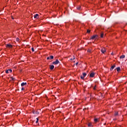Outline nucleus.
Wrapping results in <instances>:
<instances>
[{
	"instance_id": "obj_1",
	"label": "nucleus",
	"mask_w": 127,
	"mask_h": 127,
	"mask_svg": "<svg viewBox=\"0 0 127 127\" xmlns=\"http://www.w3.org/2000/svg\"><path fill=\"white\" fill-rule=\"evenodd\" d=\"M53 64L54 65H57L58 64H59V61L58 60H56V61L53 62Z\"/></svg>"
},
{
	"instance_id": "obj_2",
	"label": "nucleus",
	"mask_w": 127,
	"mask_h": 127,
	"mask_svg": "<svg viewBox=\"0 0 127 127\" xmlns=\"http://www.w3.org/2000/svg\"><path fill=\"white\" fill-rule=\"evenodd\" d=\"M98 35H93L92 37H91L90 39H95V38H98Z\"/></svg>"
},
{
	"instance_id": "obj_3",
	"label": "nucleus",
	"mask_w": 127,
	"mask_h": 127,
	"mask_svg": "<svg viewBox=\"0 0 127 127\" xmlns=\"http://www.w3.org/2000/svg\"><path fill=\"white\" fill-rule=\"evenodd\" d=\"M6 47H7L8 48H12V45L8 44L6 45Z\"/></svg>"
},
{
	"instance_id": "obj_4",
	"label": "nucleus",
	"mask_w": 127,
	"mask_h": 127,
	"mask_svg": "<svg viewBox=\"0 0 127 127\" xmlns=\"http://www.w3.org/2000/svg\"><path fill=\"white\" fill-rule=\"evenodd\" d=\"M90 77L91 78H93V77H94L95 76V73L93 72H92L90 74Z\"/></svg>"
},
{
	"instance_id": "obj_5",
	"label": "nucleus",
	"mask_w": 127,
	"mask_h": 127,
	"mask_svg": "<svg viewBox=\"0 0 127 127\" xmlns=\"http://www.w3.org/2000/svg\"><path fill=\"white\" fill-rule=\"evenodd\" d=\"M115 67H116V64H113V65H112L111 66V67L110 68V71H113V70H114Z\"/></svg>"
},
{
	"instance_id": "obj_6",
	"label": "nucleus",
	"mask_w": 127,
	"mask_h": 127,
	"mask_svg": "<svg viewBox=\"0 0 127 127\" xmlns=\"http://www.w3.org/2000/svg\"><path fill=\"white\" fill-rule=\"evenodd\" d=\"M9 72L10 73H11V72H12V70L10 69H7L5 71V73H6L7 74L9 73Z\"/></svg>"
},
{
	"instance_id": "obj_7",
	"label": "nucleus",
	"mask_w": 127,
	"mask_h": 127,
	"mask_svg": "<svg viewBox=\"0 0 127 127\" xmlns=\"http://www.w3.org/2000/svg\"><path fill=\"white\" fill-rule=\"evenodd\" d=\"M101 51L102 53L105 54L106 51V49H105V48L102 49H101Z\"/></svg>"
},
{
	"instance_id": "obj_8",
	"label": "nucleus",
	"mask_w": 127,
	"mask_h": 127,
	"mask_svg": "<svg viewBox=\"0 0 127 127\" xmlns=\"http://www.w3.org/2000/svg\"><path fill=\"white\" fill-rule=\"evenodd\" d=\"M27 85V83L26 82H22L21 84V87H23V86H25Z\"/></svg>"
},
{
	"instance_id": "obj_9",
	"label": "nucleus",
	"mask_w": 127,
	"mask_h": 127,
	"mask_svg": "<svg viewBox=\"0 0 127 127\" xmlns=\"http://www.w3.org/2000/svg\"><path fill=\"white\" fill-rule=\"evenodd\" d=\"M50 70H53L54 69V65H50Z\"/></svg>"
},
{
	"instance_id": "obj_10",
	"label": "nucleus",
	"mask_w": 127,
	"mask_h": 127,
	"mask_svg": "<svg viewBox=\"0 0 127 127\" xmlns=\"http://www.w3.org/2000/svg\"><path fill=\"white\" fill-rule=\"evenodd\" d=\"M38 16H39L38 14H36L35 15H34V18H38Z\"/></svg>"
},
{
	"instance_id": "obj_11",
	"label": "nucleus",
	"mask_w": 127,
	"mask_h": 127,
	"mask_svg": "<svg viewBox=\"0 0 127 127\" xmlns=\"http://www.w3.org/2000/svg\"><path fill=\"white\" fill-rule=\"evenodd\" d=\"M116 69H117V72H120V71H121V67H118L116 68Z\"/></svg>"
},
{
	"instance_id": "obj_12",
	"label": "nucleus",
	"mask_w": 127,
	"mask_h": 127,
	"mask_svg": "<svg viewBox=\"0 0 127 127\" xmlns=\"http://www.w3.org/2000/svg\"><path fill=\"white\" fill-rule=\"evenodd\" d=\"M126 57V56H125V55H122V56H121V57H120V59H124V58H125Z\"/></svg>"
},
{
	"instance_id": "obj_13",
	"label": "nucleus",
	"mask_w": 127,
	"mask_h": 127,
	"mask_svg": "<svg viewBox=\"0 0 127 127\" xmlns=\"http://www.w3.org/2000/svg\"><path fill=\"white\" fill-rule=\"evenodd\" d=\"M33 114H35L36 115H38V114H39V113H38L37 111H33Z\"/></svg>"
},
{
	"instance_id": "obj_14",
	"label": "nucleus",
	"mask_w": 127,
	"mask_h": 127,
	"mask_svg": "<svg viewBox=\"0 0 127 127\" xmlns=\"http://www.w3.org/2000/svg\"><path fill=\"white\" fill-rule=\"evenodd\" d=\"M98 118H95V119H94V122H95V123H98Z\"/></svg>"
},
{
	"instance_id": "obj_15",
	"label": "nucleus",
	"mask_w": 127,
	"mask_h": 127,
	"mask_svg": "<svg viewBox=\"0 0 127 127\" xmlns=\"http://www.w3.org/2000/svg\"><path fill=\"white\" fill-rule=\"evenodd\" d=\"M100 37H101V38H103V37H104V33H102L101 34Z\"/></svg>"
},
{
	"instance_id": "obj_16",
	"label": "nucleus",
	"mask_w": 127,
	"mask_h": 127,
	"mask_svg": "<svg viewBox=\"0 0 127 127\" xmlns=\"http://www.w3.org/2000/svg\"><path fill=\"white\" fill-rule=\"evenodd\" d=\"M82 75H83V76L85 77H86V75H87V73L84 72L82 73Z\"/></svg>"
},
{
	"instance_id": "obj_17",
	"label": "nucleus",
	"mask_w": 127,
	"mask_h": 127,
	"mask_svg": "<svg viewBox=\"0 0 127 127\" xmlns=\"http://www.w3.org/2000/svg\"><path fill=\"white\" fill-rule=\"evenodd\" d=\"M87 52H89V53H91V52H92V50H91V49H88V50H87Z\"/></svg>"
},
{
	"instance_id": "obj_18",
	"label": "nucleus",
	"mask_w": 127,
	"mask_h": 127,
	"mask_svg": "<svg viewBox=\"0 0 127 127\" xmlns=\"http://www.w3.org/2000/svg\"><path fill=\"white\" fill-rule=\"evenodd\" d=\"M88 127H92V123H88Z\"/></svg>"
},
{
	"instance_id": "obj_19",
	"label": "nucleus",
	"mask_w": 127,
	"mask_h": 127,
	"mask_svg": "<svg viewBox=\"0 0 127 127\" xmlns=\"http://www.w3.org/2000/svg\"><path fill=\"white\" fill-rule=\"evenodd\" d=\"M53 58H54V57H53V56H50V59H53Z\"/></svg>"
},
{
	"instance_id": "obj_20",
	"label": "nucleus",
	"mask_w": 127,
	"mask_h": 127,
	"mask_svg": "<svg viewBox=\"0 0 127 127\" xmlns=\"http://www.w3.org/2000/svg\"><path fill=\"white\" fill-rule=\"evenodd\" d=\"M80 78H81V79H82V80H84V78H85L83 76H82V75H81V76H80Z\"/></svg>"
},
{
	"instance_id": "obj_21",
	"label": "nucleus",
	"mask_w": 127,
	"mask_h": 127,
	"mask_svg": "<svg viewBox=\"0 0 127 127\" xmlns=\"http://www.w3.org/2000/svg\"><path fill=\"white\" fill-rule=\"evenodd\" d=\"M11 80H12V81H15V78H13V77H11Z\"/></svg>"
},
{
	"instance_id": "obj_22",
	"label": "nucleus",
	"mask_w": 127,
	"mask_h": 127,
	"mask_svg": "<svg viewBox=\"0 0 127 127\" xmlns=\"http://www.w3.org/2000/svg\"><path fill=\"white\" fill-rule=\"evenodd\" d=\"M87 33H90V32H91V30H87Z\"/></svg>"
},
{
	"instance_id": "obj_23",
	"label": "nucleus",
	"mask_w": 127,
	"mask_h": 127,
	"mask_svg": "<svg viewBox=\"0 0 127 127\" xmlns=\"http://www.w3.org/2000/svg\"><path fill=\"white\" fill-rule=\"evenodd\" d=\"M16 41H17V42L19 41V38H16Z\"/></svg>"
},
{
	"instance_id": "obj_24",
	"label": "nucleus",
	"mask_w": 127,
	"mask_h": 127,
	"mask_svg": "<svg viewBox=\"0 0 127 127\" xmlns=\"http://www.w3.org/2000/svg\"><path fill=\"white\" fill-rule=\"evenodd\" d=\"M118 112L115 113V116L116 117H117V116H118Z\"/></svg>"
},
{
	"instance_id": "obj_25",
	"label": "nucleus",
	"mask_w": 127,
	"mask_h": 127,
	"mask_svg": "<svg viewBox=\"0 0 127 127\" xmlns=\"http://www.w3.org/2000/svg\"><path fill=\"white\" fill-rule=\"evenodd\" d=\"M32 51L33 52H34V48H32Z\"/></svg>"
},
{
	"instance_id": "obj_26",
	"label": "nucleus",
	"mask_w": 127,
	"mask_h": 127,
	"mask_svg": "<svg viewBox=\"0 0 127 127\" xmlns=\"http://www.w3.org/2000/svg\"><path fill=\"white\" fill-rule=\"evenodd\" d=\"M47 60H49V59H50V57H47Z\"/></svg>"
},
{
	"instance_id": "obj_27",
	"label": "nucleus",
	"mask_w": 127,
	"mask_h": 127,
	"mask_svg": "<svg viewBox=\"0 0 127 127\" xmlns=\"http://www.w3.org/2000/svg\"><path fill=\"white\" fill-rule=\"evenodd\" d=\"M23 90H24V88L22 87V88H21V91H23Z\"/></svg>"
},
{
	"instance_id": "obj_28",
	"label": "nucleus",
	"mask_w": 127,
	"mask_h": 127,
	"mask_svg": "<svg viewBox=\"0 0 127 127\" xmlns=\"http://www.w3.org/2000/svg\"><path fill=\"white\" fill-rule=\"evenodd\" d=\"M37 121L38 122L39 121V119L38 118H36Z\"/></svg>"
},
{
	"instance_id": "obj_29",
	"label": "nucleus",
	"mask_w": 127,
	"mask_h": 127,
	"mask_svg": "<svg viewBox=\"0 0 127 127\" xmlns=\"http://www.w3.org/2000/svg\"><path fill=\"white\" fill-rule=\"evenodd\" d=\"M93 89L94 90H96V86H95Z\"/></svg>"
},
{
	"instance_id": "obj_30",
	"label": "nucleus",
	"mask_w": 127,
	"mask_h": 127,
	"mask_svg": "<svg viewBox=\"0 0 127 127\" xmlns=\"http://www.w3.org/2000/svg\"><path fill=\"white\" fill-rule=\"evenodd\" d=\"M111 55H114V53H112Z\"/></svg>"
},
{
	"instance_id": "obj_31",
	"label": "nucleus",
	"mask_w": 127,
	"mask_h": 127,
	"mask_svg": "<svg viewBox=\"0 0 127 127\" xmlns=\"http://www.w3.org/2000/svg\"><path fill=\"white\" fill-rule=\"evenodd\" d=\"M78 64H79L78 63H76V65H78Z\"/></svg>"
},
{
	"instance_id": "obj_32",
	"label": "nucleus",
	"mask_w": 127,
	"mask_h": 127,
	"mask_svg": "<svg viewBox=\"0 0 127 127\" xmlns=\"http://www.w3.org/2000/svg\"><path fill=\"white\" fill-rule=\"evenodd\" d=\"M38 123V121H36V124H37Z\"/></svg>"
},
{
	"instance_id": "obj_33",
	"label": "nucleus",
	"mask_w": 127,
	"mask_h": 127,
	"mask_svg": "<svg viewBox=\"0 0 127 127\" xmlns=\"http://www.w3.org/2000/svg\"><path fill=\"white\" fill-rule=\"evenodd\" d=\"M73 60H75V57H74Z\"/></svg>"
},
{
	"instance_id": "obj_34",
	"label": "nucleus",
	"mask_w": 127,
	"mask_h": 127,
	"mask_svg": "<svg viewBox=\"0 0 127 127\" xmlns=\"http://www.w3.org/2000/svg\"><path fill=\"white\" fill-rule=\"evenodd\" d=\"M78 9H80V7L77 8Z\"/></svg>"
},
{
	"instance_id": "obj_35",
	"label": "nucleus",
	"mask_w": 127,
	"mask_h": 127,
	"mask_svg": "<svg viewBox=\"0 0 127 127\" xmlns=\"http://www.w3.org/2000/svg\"><path fill=\"white\" fill-rule=\"evenodd\" d=\"M70 60H73V59H70Z\"/></svg>"
},
{
	"instance_id": "obj_36",
	"label": "nucleus",
	"mask_w": 127,
	"mask_h": 127,
	"mask_svg": "<svg viewBox=\"0 0 127 127\" xmlns=\"http://www.w3.org/2000/svg\"><path fill=\"white\" fill-rule=\"evenodd\" d=\"M12 19H13V18L12 17Z\"/></svg>"
}]
</instances>
